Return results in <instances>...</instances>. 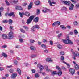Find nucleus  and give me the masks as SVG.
I'll use <instances>...</instances> for the list:
<instances>
[{
    "label": "nucleus",
    "mask_w": 79,
    "mask_h": 79,
    "mask_svg": "<svg viewBox=\"0 0 79 79\" xmlns=\"http://www.w3.org/2000/svg\"><path fill=\"white\" fill-rule=\"evenodd\" d=\"M71 51L72 52V54L73 55V56H72V58H73V59H74V60H76V56H78V57H79V53L76 54L75 52H74V51H73V49H71Z\"/></svg>",
    "instance_id": "f257e3e1"
},
{
    "label": "nucleus",
    "mask_w": 79,
    "mask_h": 79,
    "mask_svg": "<svg viewBox=\"0 0 79 79\" xmlns=\"http://www.w3.org/2000/svg\"><path fill=\"white\" fill-rule=\"evenodd\" d=\"M34 18V16H30L26 22L27 24H29L31 23L32 21L33 20Z\"/></svg>",
    "instance_id": "f03ea898"
},
{
    "label": "nucleus",
    "mask_w": 79,
    "mask_h": 79,
    "mask_svg": "<svg viewBox=\"0 0 79 79\" xmlns=\"http://www.w3.org/2000/svg\"><path fill=\"white\" fill-rule=\"evenodd\" d=\"M56 69H57L59 71L57 73V74L58 75V76H61V74H62V72L61 71V68L59 67V66H56Z\"/></svg>",
    "instance_id": "7ed1b4c3"
},
{
    "label": "nucleus",
    "mask_w": 79,
    "mask_h": 79,
    "mask_svg": "<svg viewBox=\"0 0 79 79\" xmlns=\"http://www.w3.org/2000/svg\"><path fill=\"white\" fill-rule=\"evenodd\" d=\"M39 26L38 25L36 24L32 27L31 29V31L32 32H34L35 31V29H39Z\"/></svg>",
    "instance_id": "20e7f679"
},
{
    "label": "nucleus",
    "mask_w": 79,
    "mask_h": 79,
    "mask_svg": "<svg viewBox=\"0 0 79 79\" xmlns=\"http://www.w3.org/2000/svg\"><path fill=\"white\" fill-rule=\"evenodd\" d=\"M13 38V32H10L9 33L8 35V37L7 38L8 39L11 40Z\"/></svg>",
    "instance_id": "39448f33"
},
{
    "label": "nucleus",
    "mask_w": 79,
    "mask_h": 79,
    "mask_svg": "<svg viewBox=\"0 0 79 79\" xmlns=\"http://www.w3.org/2000/svg\"><path fill=\"white\" fill-rule=\"evenodd\" d=\"M17 76V73H14L11 74L10 77H11L12 79H15Z\"/></svg>",
    "instance_id": "423d86ee"
},
{
    "label": "nucleus",
    "mask_w": 79,
    "mask_h": 79,
    "mask_svg": "<svg viewBox=\"0 0 79 79\" xmlns=\"http://www.w3.org/2000/svg\"><path fill=\"white\" fill-rule=\"evenodd\" d=\"M69 72L71 73L72 75H73L75 73V70L74 69L70 68L69 69Z\"/></svg>",
    "instance_id": "0eeeda50"
},
{
    "label": "nucleus",
    "mask_w": 79,
    "mask_h": 79,
    "mask_svg": "<svg viewBox=\"0 0 79 79\" xmlns=\"http://www.w3.org/2000/svg\"><path fill=\"white\" fill-rule=\"evenodd\" d=\"M62 2L65 4V5H69L70 4V3H71V2H70V1H64Z\"/></svg>",
    "instance_id": "6e6552de"
},
{
    "label": "nucleus",
    "mask_w": 79,
    "mask_h": 79,
    "mask_svg": "<svg viewBox=\"0 0 79 79\" xmlns=\"http://www.w3.org/2000/svg\"><path fill=\"white\" fill-rule=\"evenodd\" d=\"M69 37V36H68L67 38V40H62L63 41V42H64V44H68V40Z\"/></svg>",
    "instance_id": "1a4fd4ad"
},
{
    "label": "nucleus",
    "mask_w": 79,
    "mask_h": 79,
    "mask_svg": "<svg viewBox=\"0 0 79 79\" xmlns=\"http://www.w3.org/2000/svg\"><path fill=\"white\" fill-rule=\"evenodd\" d=\"M37 66L38 68H39L40 69L41 71L42 70H43V69H44V67H43V66L40 64H38L37 65Z\"/></svg>",
    "instance_id": "9d476101"
},
{
    "label": "nucleus",
    "mask_w": 79,
    "mask_h": 79,
    "mask_svg": "<svg viewBox=\"0 0 79 79\" xmlns=\"http://www.w3.org/2000/svg\"><path fill=\"white\" fill-rule=\"evenodd\" d=\"M48 3H49V5L50 6H53V5H52V4H56V2H51L50 0H48Z\"/></svg>",
    "instance_id": "9b49d317"
},
{
    "label": "nucleus",
    "mask_w": 79,
    "mask_h": 79,
    "mask_svg": "<svg viewBox=\"0 0 79 79\" xmlns=\"http://www.w3.org/2000/svg\"><path fill=\"white\" fill-rule=\"evenodd\" d=\"M15 9L16 10H23V8L20 6H16L15 7Z\"/></svg>",
    "instance_id": "f8f14e48"
},
{
    "label": "nucleus",
    "mask_w": 79,
    "mask_h": 79,
    "mask_svg": "<svg viewBox=\"0 0 79 79\" xmlns=\"http://www.w3.org/2000/svg\"><path fill=\"white\" fill-rule=\"evenodd\" d=\"M32 2H30L28 6V10H30V9L32 8Z\"/></svg>",
    "instance_id": "ddd939ff"
},
{
    "label": "nucleus",
    "mask_w": 79,
    "mask_h": 79,
    "mask_svg": "<svg viewBox=\"0 0 79 79\" xmlns=\"http://www.w3.org/2000/svg\"><path fill=\"white\" fill-rule=\"evenodd\" d=\"M46 60L47 61L49 62V63H52V62H53V60H52L50 58H47Z\"/></svg>",
    "instance_id": "4468645a"
},
{
    "label": "nucleus",
    "mask_w": 79,
    "mask_h": 79,
    "mask_svg": "<svg viewBox=\"0 0 79 79\" xmlns=\"http://www.w3.org/2000/svg\"><path fill=\"white\" fill-rule=\"evenodd\" d=\"M13 16V17H15V13L14 12H11L8 14L9 16Z\"/></svg>",
    "instance_id": "2eb2a0df"
},
{
    "label": "nucleus",
    "mask_w": 79,
    "mask_h": 79,
    "mask_svg": "<svg viewBox=\"0 0 79 79\" xmlns=\"http://www.w3.org/2000/svg\"><path fill=\"white\" fill-rule=\"evenodd\" d=\"M71 6H70L69 8V10L70 11H71V10H73V8H74V4H71Z\"/></svg>",
    "instance_id": "dca6fc26"
},
{
    "label": "nucleus",
    "mask_w": 79,
    "mask_h": 79,
    "mask_svg": "<svg viewBox=\"0 0 79 79\" xmlns=\"http://www.w3.org/2000/svg\"><path fill=\"white\" fill-rule=\"evenodd\" d=\"M2 36L4 39H7V35H6L2 34Z\"/></svg>",
    "instance_id": "f3484780"
},
{
    "label": "nucleus",
    "mask_w": 79,
    "mask_h": 79,
    "mask_svg": "<svg viewBox=\"0 0 79 79\" xmlns=\"http://www.w3.org/2000/svg\"><path fill=\"white\" fill-rule=\"evenodd\" d=\"M74 66L75 69L76 70H78V69H79V65H78V64H77L76 65H75Z\"/></svg>",
    "instance_id": "a211bd4d"
},
{
    "label": "nucleus",
    "mask_w": 79,
    "mask_h": 79,
    "mask_svg": "<svg viewBox=\"0 0 79 79\" xmlns=\"http://www.w3.org/2000/svg\"><path fill=\"white\" fill-rule=\"evenodd\" d=\"M17 70L18 74L19 75H21V71L20 70V69L17 68Z\"/></svg>",
    "instance_id": "6ab92c4d"
},
{
    "label": "nucleus",
    "mask_w": 79,
    "mask_h": 79,
    "mask_svg": "<svg viewBox=\"0 0 79 79\" xmlns=\"http://www.w3.org/2000/svg\"><path fill=\"white\" fill-rule=\"evenodd\" d=\"M51 74L52 76H54V75H57V72L56 71H53L51 73Z\"/></svg>",
    "instance_id": "aec40b11"
},
{
    "label": "nucleus",
    "mask_w": 79,
    "mask_h": 79,
    "mask_svg": "<svg viewBox=\"0 0 79 79\" xmlns=\"http://www.w3.org/2000/svg\"><path fill=\"white\" fill-rule=\"evenodd\" d=\"M19 14L21 18L23 17V15H24V12L21 13V12H19Z\"/></svg>",
    "instance_id": "412c9836"
},
{
    "label": "nucleus",
    "mask_w": 79,
    "mask_h": 79,
    "mask_svg": "<svg viewBox=\"0 0 79 79\" xmlns=\"http://www.w3.org/2000/svg\"><path fill=\"white\" fill-rule=\"evenodd\" d=\"M38 21H39V17H36L35 18L34 20V22H35V23H37Z\"/></svg>",
    "instance_id": "4be33fe9"
},
{
    "label": "nucleus",
    "mask_w": 79,
    "mask_h": 79,
    "mask_svg": "<svg viewBox=\"0 0 79 79\" xmlns=\"http://www.w3.org/2000/svg\"><path fill=\"white\" fill-rule=\"evenodd\" d=\"M47 10L48 11H49L50 10L49 9H47L46 8L45 9V10H42V11H43V13H47Z\"/></svg>",
    "instance_id": "5701e85b"
},
{
    "label": "nucleus",
    "mask_w": 79,
    "mask_h": 79,
    "mask_svg": "<svg viewBox=\"0 0 79 79\" xmlns=\"http://www.w3.org/2000/svg\"><path fill=\"white\" fill-rule=\"evenodd\" d=\"M68 44H70V45H73V42H72L71 40L69 39Z\"/></svg>",
    "instance_id": "b1692460"
},
{
    "label": "nucleus",
    "mask_w": 79,
    "mask_h": 79,
    "mask_svg": "<svg viewBox=\"0 0 79 79\" xmlns=\"http://www.w3.org/2000/svg\"><path fill=\"white\" fill-rule=\"evenodd\" d=\"M24 15H26V16H30V14L27 12H26L25 13H24Z\"/></svg>",
    "instance_id": "393cba45"
},
{
    "label": "nucleus",
    "mask_w": 79,
    "mask_h": 79,
    "mask_svg": "<svg viewBox=\"0 0 79 79\" xmlns=\"http://www.w3.org/2000/svg\"><path fill=\"white\" fill-rule=\"evenodd\" d=\"M60 27L62 29H66V27L64 26L63 25H61L60 26Z\"/></svg>",
    "instance_id": "a878e982"
},
{
    "label": "nucleus",
    "mask_w": 79,
    "mask_h": 79,
    "mask_svg": "<svg viewBox=\"0 0 79 79\" xmlns=\"http://www.w3.org/2000/svg\"><path fill=\"white\" fill-rule=\"evenodd\" d=\"M57 47L59 49H61L62 48V46L59 44L57 45Z\"/></svg>",
    "instance_id": "bb28decb"
},
{
    "label": "nucleus",
    "mask_w": 79,
    "mask_h": 79,
    "mask_svg": "<svg viewBox=\"0 0 79 79\" xmlns=\"http://www.w3.org/2000/svg\"><path fill=\"white\" fill-rule=\"evenodd\" d=\"M8 22L9 23V24H12V23H13V20L11 19L9 20Z\"/></svg>",
    "instance_id": "cd10ccee"
},
{
    "label": "nucleus",
    "mask_w": 79,
    "mask_h": 79,
    "mask_svg": "<svg viewBox=\"0 0 79 79\" xmlns=\"http://www.w3.org/2000/svg\"><path fill=\"white\" fill-rule=\"evenodd\" d=\"M39 3H40V2H39V1H36L35 2V4L37 5H39Z\"/></svg>",
    "instance_id": "c85d7f7f"
},
{
    "label": "nucleus",
    "mask_w": 79,
    "mask_h": 79,
    "mask_svg": "<svg viewBox=\"0 0 79 79\" xmlns=\"http://www.w3.org/2000/svg\"><path fill=\"white\" fill-rule=\"evenodd\" d=\"M78 24L77 22L76 21H75L73 22V25H74V26H77Z\"/></svg>",
    "instance_id": "c756f323"
},
{
    "label": "nucleus",
    "mask_w": 79,
    "mask_h": 79,
    "mask_svg": "<svg viewBox=\"0 0 79 79\" xmlns=\"http://www.w3.org/2000/svg\"><path fill=\"white\" fill-rule=\"evenodd\" d=\"M2 55L4 56V57H5V58H6L7 56V55L5 53H3L2 54Z\"/></svg>",
    "instance_id": "7c9ffc66"
},
{
    "label": "nucleus",
    "mask_w": 79,
    "mask_h": 79,
    "mask_svg": "<svg viewBox=\"0 0 79 79\" xmlns=\"http://www.w3.org/2000/svg\"><path fill=\"white\" fill-rule=\"evenodd\" d=\"M8 22V21L7 20H5L2 21V23H7Z\"/></svg>",
    "instance_id": "2f4dec72"
},
{
    "label": "nucleus",
    "mask_w": 79,
    "mask_h": 79,
    "mask_svg": "<svg viewBox=\"0 0 79 79\" xmlns=\"http://www.w3.org/2000/svg\"><path fill=\"white\" fill-rule=\"evenodd\" d=\"M5 2L6 5H8V6L10 5V3H9V2H8V1L6 0Z\"/></svg>",
    "instance_id": "473e14b6"
},
{
    "label": "nucleus",
    "mask_w": 79,
    "mask_h": 79,
    "mask_svg": "<svg viewBox=\"0 0 79 79\" xmlns=\"http://www.w3.org/2000/svg\"><path fill=\"white\" fill-rule=\"evenodd\" d=\"M41 47H42L43 48H47V47H46V46L44 44H42V45H41Z\"/></svg>",
    "instance_id": "72a5a7b5"
},
{
    "label": "nucleus",
    "mask_w": 79,
    "mask_h": 79,
    "mask_svg": "<svg viewBox=\"0 0 79 79\" xmlns=\"http://www.w3.org/2000/svg\"><path fill=\"white\" fill-rule=\"evenodd\" d=\"M19 42H20V43H23V42H24V40L22 39H19Z\"/></svg>",
    "instance_id": "f704fd0d"
},
{
    "label": "nucleus",
    "mask_w": 79,
    "mask_h": 79,
    "mask_svg": "<svg viewBox=\"0 0 79 79\" xmlns=\"http://www.w3.org/2000/svg\"><path fill=\"white\" fill-rule=\"evenodd\" d=\"M13 71H14V70L13 69H10L9 70V72L10 73H13Z\"/></svg>",
    "instance_id": "c9c22d12"
},
{
    "label": "nucleus",
    "mask_w": 79,
    "mask_h": 79,
    "mask_svg": "<svg viewBox=\"0 0 79 79\" xmlns=\"http://www.w3.org/2000/svg\"><path fill=\"white\" fill-rule=\"evenodd\" d=\"M18 2V0H14L13 3H14L16 4Z\"/></svg>",
    "instance_id": "e433bc0d"
},
{
    "label": "nucleus",
    "mask_w": 79,
    "mask_h": 79,
    "mask_svg": "<svg viewBox=\"0 0 79 79\" xmlns=\"http://www.w3.org/2000/svg\"><path fill=\"white\" fill-rule=\"evenodd\" d=\"M46 71H50V69H48V66H46Z\"/></svg>",
    "instance_id": "4c0bfd02"
},
{
    "label": "nucleus",
    "mask_w": 79,
    "mask_h": 79,
    "mask_svg": "<svg viewBox=\"0 0 79 79\" xmlns=\"http://www.w3.org/2000/svg\"><path fill=\"white\" fill-rule=\"evenodd\" d=\"M36 56H37V55H32L31 56V58H35V57H36Z\"/></svg>",
    "instance_id": "58836bf2"
},
{
    "label": "nucleus",
    "mask_w": 79,
    "mask_h": 79,
    "mask_svg": "<svg viewBox=\"0 0 79 79\" xmlns=\"http://www.w3.org/2000/svg\"><path fill=\"white\" fill-rule=\"evenodd\" d=\"M15 48H21V47L19 45H17L15 46Z\"/></svg>",
    "instance_id": "ea45409f"
},
{
    "label": "nucleus",
    "mask_w": 79,
    "mask_h": 79,
    "mask_svg": "<svg viewBox=\"0 0 79 79\" xmlns=\"http://www.w3.org/2000/svg\"><path fill=\"white\" fill-rule=\"evenodd\" d=\"M20 31L21 32H23V33H25V31L23 29H20Z\"/></svg>",
    "instance_id": "a19ab883"
},
{
    "label": "nucleus",
    "mask_w": 79,
    "mask_h": 79,
    "mask_svg": "<svg viewBox=\"0 0 79 79\" xmlns=\"http://www.w3.org/2000/svg\"><path fill=\"white\" fill-rule=\"evenodd\" d=\"M23 27H24V29H25L26 30H27V29H29V28H28V27H27V26H23Z\"/></svg>",
    "instance_id": "79ce46f5"
},
{
    "label": "nucleus",
    "mask_w": 79,
    "mask_h": 79,
    "mask_svg": "<svg viewBox=\"0 0 79 79\" xmlns=\"http://www.w3.org/2000/svg\"><path fill=\"white\" fill-rule=\"evenodd\" d=\"M14 63L15 64V65H17V64H18V61H17L15 60L14 61Z\"/></svg>",
    "instance_id": "37998d69"
},
{
    "label": "nucleus",
    "mask_w": 79,
    "mask_h": 79,
    "mask_svg": "<svg viewBox=\"0 0 79 79\" xmlns=\"http://www.w3.org/2000/svg\"><path fill=\"white\" fill-rule=\"evenodd\" d=\"M35 77H39V74H38L37 73H36L35 74Z\"/></svg>",
    "instance_id": "c03bdc74"
},
{
    "label": "nucleus",
    "mask_w": 79,
    "mask_h": 79,
    "mask_svg": "<svg viewBox=\"0 0 79 79\" xmlns=\"http://www.w3.org/2000/svg\"><path fill=\"white\" fill-rule=\"evenodd\" d=\"M40 13V10L38 9L37 10V15H39Z\"/></svg>",
    "instance_id": "a18cd8bd"
},
{
    "label": "nucleus",
    "mask_w": 79,
    "mask_h": 79,
    "mask_svg": "<svg viewBox=\"0 0 79 79\" xmlns=\"http://www.w3.org/2000/svg\"><path fill=\"white\" fill-rule=\"evenodd\" d=\"M60 55H64V52L63 51H61L60 52Z\"/></svg>",
    "instance_id": "49530a36"
},
{
    "label": "nucleus",
    "mask_w": 79,
    "mask_h": 79,
    "mask_svg": "<svg viewBox=\"0 0 79 79\" xmlns=\"http://www.w3.org/2000/svg\"><path fill=\"white\" fill-rule=\"evenodd\" d=\"M74 32L75 34H78V32L77 31V30H75L74 31Z\"/></svg>",
    "instance_id": "de8ad7c7"
},
{
    "label": "nucleus",
    "mask_w": 79,
    "mask_h": 79,
    "mask_svg": "<svg viewBox=\"0 0 79 79\" xmlns=\"http://www.w3.org/2000/svg\"><path fill=\"white\" fill-rule=\"evenodd\" d=\"M3 9H4L3 7L0 8V11L2 12V11H3Z\"/></svg>",
    "instance_id": "09e8293b"
},
{
    "label": "nucleus",
    "mask_w": 79,
    "mask_h": 79,
    "mask_svg": "<svg viewBox=\"0 0 79 79\" xmlns=\"http://www.w3.org/2000/svg\"><path fill=\"white\" fill-rule=\"evenodd\" d=\"M43 42L44 43H45V42H47V40H46L45 39H43Z\"/></svg>",
    "instance_id": "8fccbe9b"
},
{
    "label": "nucleus",
    "mask_w": 79,
    "mask_h": 79,
    "mask_svg": "<svg viewBox=\"0 0 79 79\" xmlns=\"http://www.w3.org/2000/svg\"><path fill=\"white\" fill-rule=\"evenodd\" d=\"M57 23H58V22H56L53 24L52 25L53 26H55V25H56Z\"/></svg>",
    "instance_id": "3c124183"
},
{
    "label": "nucleus",
    "mask_w": 79,
    "mask_h": 79,
    "mask_svg": "<svg viewBox=\"0 0 79 79\" xmlns=\"http://www.w3.org/2000/svg\"><path fill=\"white\" fill-rule=\"evenodd\" d=\"M30 48L31 50H34V46H31L30 47Z\"/></svg>",
    "instance_id": "603ef678"
},
{
    "label": "nucleus",
    "mask_w": 79,
    "mask_h": 79,
    "mask_svg": "<svg viewBox=\"0 0 79 79\" xmlns=\"http://www.w3.org/2000/svg\"><path fill=\"white\" fill-rule=\"evenodd\" d=\"M62 35V33H60L58 35V37H61V36Z\"/></svg>",
    "instance_id": "864d4df0"
},
{
    "label": "nucleus",
    "mask_w": 79,
    "mask_h": 79,
    "mask_svg": "<svg viewBox=\"0 0 79 79\" xmlns=\"http://www.w3.org/2000/svg\"><path fill=\"white\" fill-rule=\"evenodd\" d=\"M62 69H63V70H64V71H66V68H65L64 67L62 66Z\"/></svg>",
    "instance_id": "5fc2aeb1"
},
{
    "label": "nucleus",
    "mask_w": 79,
    "mask_h": 79,
    "mask_svg": "<svg viewBox=\"0 0 79 79\" xmlns=\"http://www.w3.org/2000/svg\"><path fill=\"white\" fill-rule=\"evenodd\" d=\"M61 59L62 61H63L64 60V58L63 56H61Z\"/></svg>",
    "instance_id": "6e6d98bb"
},
{
    "label": "nucleus",
    "mask_w": 79,
    "mask_h": 79,
    "mask_svg": "<svg viewBox=\"0 0 79 79\" xmlns=\"http://www.w3.org/2000/svg\"><path fill=\"white\" fill-rule=\"evenodd\" d=\"M69 35H73V32H70L69 33Z\"/></svg>",
    "instance_id": "4d7b16f0"
},
{
    "label": "nucleus",
    "mask_w": 79,
    "mask_h": 79,
    "mask_svg": "<svg viewBox=\"0 0 79 79\" xmlns=\"http://www.w3.org/2000/svg\"><path fill=\"white\" fill-rule=\"evenodd\" d=\"M76 8H78L79 7V3H77L76 6Z\"/></svg>",
    "instance_id": "13d9d810"
},
{
    "label": "nucleus",
    "mask_w": 79,
    "mask_h": 79,
    "mask_svg": "<svg viewBox=\"0 0 79 79\" xmlns=\"http://www.w3.org/2000/svg\"><path fill=\"white\" fill-rule=\"evenodd\" d=\"M50 45H53V41H50Z\"/></svg>",
    "instance_id": "bf43d9fd"
},
{
    "label": "nucleus",
    "mask_w": 79,
    "mask_h": 79,
    "mask_svg": "<svg viewBox=\"0 0 79 79\" xmlns=\"http://www.w3.org/2000/svg\"><path fill=\"white\" fill-rule=\"evenodd\" d=\"M30 42L31 43H34V40H30Z\"/></svg>",
    "instance_id": "052dcab7"
},
{
    "label": "nucleus",
    "mask_w": 79,
    "mask_h": 79,
    "mask_svg": "<svg viewBox=\"0 0 79 79\" xmlns=\"http://www.w3.org/2000/svg\"><path fill=\"white\" fill-rule=\"evenodd\" d=\"M32 73H35V70L34 69H33L32 70Z\"/></svg>",
    "instance_id": "680f3d73"
},
{
    "label": "nucleus",
    "mask_w": 79,
    "mask_h": 79,
    "mask_svg": "<svg viewBox=\"0 0 79 79\" xmlns=\"http://www.w3.org/2000/svg\"><path fill=\"white\" fill-rule=\"evenodd\" d=\"M67 27L68 29H71V27L70 26L68 25L67 26Z\"/></svg>",
    "instance_id": "e2e57ef3"
},
{
    "label": "nucleus",
    "mask_w": 79,
    "mask_h": 79,
    "mask_svg": "<svg viewBox=\"0 0 79 79\" xmlns=\"http://www.w3.org/2000/svg\"><path fill=\"white\" fill-rule=\"evenodd\" d=\"M48 50H47V49H46L44 50V52L45 53H48Z\"/></svg>",
    "instance_id": "0e129e2a"
},
{
    "label": "nucleus",
    "mask_w": 79,
    "mask_h": 79,
    "mask_svg": "<svg viewBox=\"0 0 79 79\" xmlns=\"http://www.w3.org/2000/svg\"><path fill=\"white\" fill-rule=\"evenodd\" d=\"M4 70V69L2 67H0V71H3Z\"/></svg>",
    "instance_id": "69168bd1"
},
{
    "label": "nucleus",
    "mask_w": 79,
    "mask_h": 79,
    "mask_svg": "<svg viewBox=\"0 0 79 79\" xmlns=\"http://www.w3.org/2000/svg\"><path fill=\"white\" fill-rule=\"evenodd\" d=\"M0 31H2L3 30L2 27L1 26H0Z\"/></svg>",
    "instance_id": "338daca9"
},
{
    "label": "nucleus",
    "mask_w": 79,
    "mask_h": 79,
    "mask_svg": "<svg viewBox=\"0 0 79 79\" xmlns=\"http://www.w3.org/2000/svg\"><path fill=\"white\" fill-rule=\"evenodd\" d=\"M63 9H64V10H66V8L65 7H63Z\"/></svg>",
    "instance_id": "774afa93"
}]
</instances>
